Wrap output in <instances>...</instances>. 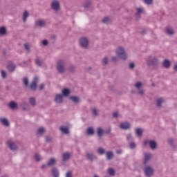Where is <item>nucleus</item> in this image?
<instances>
[{"label": "nucleus", "instance_id": "1", "mask_svg": "<svg viewBox=\"0 0 177 177\" xmlns=\"http://www.w3.org/2000/svg\"><path fill=\"white\" fill-rule=\"evenodd\" d=\"M147 64V66L157 67V66L160 64V61L158 60V57L156 56L149 55L148 56Z\"/></svg>", "mask_w": 177, "mask_h": 177}, {"label": "nucleus", "instance_id": "2", "mask_svg": "<svg viewBox=\"0 0 177 177\" xmlns=\"http://www.w3.org/2000/svg\"><path fill=\"white\" fill-rule=\"evenodd\" d=\"M64 64H66V61H64L63 59H59L57 62V70L58 73H59L60 74H63L66 71V69L64 68Z\"/></svg>", "mask_w": 177, "mask_h": 177}, {"label": "nucleus", "instance_id": "3", "mask_svg": "<svg viewBox=\"0 0 177 177\" xmlns=\"http://www.w3.org/2000/svg\"><path fill=\"white\" fill-rule=\"evenodd\" d=\"M144 174L147 177H151L154 176V169L151 166H145L144 168Z\"/></svg>", "mask_w": 177, "mask_h": 177}, {"label": "nucleus", "instance_id": "4", "mask_svg": "<svg viewBox=\"0 0 177 177\" xmlns=\"http://www.w3.org/2000/svg\"><path fill=\"white\" fill-rule=\"evenodd\" d=\"M79 42L81 48H84V49H87L88 46H89V39L88 37H81Z\"/></svg>", "mask_w": 177, "mask_h": 177}, {"label": "nucleus", "instance_id": "5", "mask_svg": "<svg viewBox=\"0 0 177 177\" xmlns=\"http://www.w3.org/2000/svg\"><path fill=\"white\" fill-rule=\"evenodd\" d=\"M118 56L122 60H125L127 59V53H125V49L122 47H119L117 51Z\"/></svg>", "mask_w": 177, "mask_h": 177}, {"label": "nucleus", "instance_id": "6", "mask_svg": "<svg viewBox=\"0 0 177 177\" xmlns=\"http://www.w3.org/2000/svg\"><path fill=\"white\" fill-rule=\"evenodd\" d=\"M51 9L55 12H59L60 10V2L57 0H53L51 3Z\"/></svg>", "mask_w": 177, "mask_h": 177}, {"label": "nucleus", "instance_id": "7", "mask_svg": "<svg viewBox=\"0 0 177 177\" xmlns=\"http://www.w3.org/2000/svg\"><path fill=\"white\" fill-rule=\"evenodd\" d=\"M7 70L9 73H13L16 70V64L13 62L10 61L7 64Z\"/></svg>", "mask_w": 177, "mask_h": 177}, {"label": "nucleus", "instance_id": "8", "mask_svg": "<svg viewBox=\"0 0 177 177\" xmlns=\"http://www.w3.org/2000/svg\"><path fill=\"white\" fill-rule=\"evenodd\" d=\"M54 101L55 102V103H57L58 104H62V103H63L64 102L63 95L62 94L55 95Z\"/></svg>", "mask_w": 177, "mask_h": 177}, {"label": "nucleus", "instance_id": "9", "mask_svg": "<svg viewBox=\"0 0 177 177\" xmlns=\"http://www.w3.org/2000/svg\"><path fill=\"white\" fill-rule=\"evenodd\" d=\"M20 107H21L23 111H28L30 110V104L26 102L25 101H22L19 104Z\"/></svg>", "mask_w": 177, "mask_h": 177}, {"label": "nucleus", "instance_id": "10", "mask_svg": "<svg viewBox=\"0 0 177 177\" xmlns=\"http://www.w3.org/2000/svg\"><path fill=\"white\" fill-rule=\"evenodd\" d=\"M86 156L87 160L91 161V162H93V160H97V156H96L93 153H86Z\"/></svg>", "mask_w": 177, "mask_h": 177}, {"label": "nucleus", "instance_id": "11", "mask_svg": "<svg viewBox=\"0 0 177 177\" xmlns=\"http://www.w3.org/2000/svg\"><path fill=\"white\" fill-rule=\"evenodd\" d=\"M165 103V100L162 97L158 98L156 100V107L158 109H162V104Z\"/></svg>", "mask_w": 177, "mask_h": 177}, {"label": "nucleus", "instance_id": "12", "mask_svg": "<svg viewBox=\"0 0 177 177\" xmlns=\"http://www.w3.org/2000/svg\"><path fill=\"white\" fill-rule=\"evenodd\" d=\"M70 158H71V155L70 154V152H65L62 154L63 162H67V161H68Z\"/></svg>", "mask_w": 177, "mask_h": 177}, {"label": "nucleus", "instance_id": "13", "mask_svg": "<svg viewBox=\"0 0 177 177\" xmlns=\"http://www.w3.org/2000/svg\"><path fill=\"white\" fill-rule=\"evenodd\" d=\"M120 129H124V130L129 129L131 128V124L128 122H124L120 124Z\"/></svg>", "mask_w": 177, "mask_h": 177}, {"label": "nucleus", "instance_id": "14", "mask_svg": "<svg viewBox=\"0 0 177 177\" xmlns=\"http://www.w3.org/2000/svg\"><path fill=\"white\" fill-rule=\"evenodd\" d=\"M51 174L53 177L60 176V172L59 171V169L57 167H53L51 169Z\"/></svg>", "mask_w": 177, "mask_h": 177}, {"label": "nucleus", "instance_id": "15", "mask_svg": "<svg viewBox=\"0 0 177 177\" xmlns=\"http://www.w3.org/2000/svg\"><path fill=\"white\" fill-rule=\"evenodd\" d=\"M57 164V161L56 160V158H51L47 162L48 167H55Z\"/></svg>", "mask_w": 177, "mask_h": 177}, {"label": "nucleus", "instance_id": "16", "mask_svg": "<svg viewBox=\"0 0 177 177\" xmlns=\"http://www.w3.org/2000/svg\"><path fill=\"white\" fill-rule=\"evenodd\" d=\"M6 35H8V30L6 29V27H0V37H5Z\"/></svg>", "mask_w": 177, "mask_h": 177}, {"label": "nucleus", "instance_id": "17", "mask_svg": "<svg viewBox=\"0 0 177 177\" xmlns=\"http://www.w3.org/2000/svg\"><path fill=\"white\" fill-rule=\"evenodd\" d=\"M62 96H64L65 97H67L70 95V93H71V91L70 88H64L62 89Z\"/></svg>", "mask_w": 177, "mask_h": 177}, {"label": "nucleus", "instance_id": "18", "mask_svg": "<svg viewBox=\"0 0 177 177\" xmlns=\"http://www.w3.org/2000/svg\"><path fill=\"white\" fill-rule=\"evenodd\" d=\"M151 159V154L150 153H147L145 155V159L143 161V165H147V162L150 161Z\"/></svg>", "mask_w": 177, "mask_h": 177}, {"label": "nucleus", "instance_id": "19", "mask_svg": "<svg viewBox=\"0 0 177 177\" xmlns=\"http://www.w3.org/2000/svg\"><path fill=\"white\" fill-rule=\"evenodd\" d=\"M165 32H166V34H167V35H174V34H175L174 29L172 28H171V26L166 27Z\"/></svg>", "mask_w": 177, "mask_h": 177}, {"label": "nucleus", "instance_id": "20", "mask_svg": "<svg viewBox=\"0 0 177 177\" xmlns=\"http://www.w3.org/2000/svg\"><path fill=\"white\" fill-rule=\"evenodd\" d=\"M104 133V131H103V129H102V127H98L97 129V134L98 138H100V139H102V138H103Z\"/></svg>", "mask_w": 177, "mask_h": 177}, {"label": "nucleus", "instance_id": "21", "mask_svg": "<svg viewBox=\"0 0 177 177\" xmlns=\"http://www.w3.org/2000/svg\"><path fill=\"white\" fill-rule=\"evenodd\" d=\"M59 129L61 132H62V133H64L65 135H68V133H70V130H68V127L67 126H61Z\"/></svg>", "mask_w": 177, "mask_h": 177}, {"label": "nucleus", "instance_id": "22", "mask_svg": "<svg viewBox=\"0 0 177 177\" xmlns=\"http://www.w3.org/2000/svg\"><path fill=\"white\" fill-rule=\"evenodd\" d=\"M8 146L12 151H16V150L19 149V147L17 145H16V144H15V142H9Z\"/></svg>", "mask_w": 177, "mask_h": 177}, {"label": "nucleus", "instance_id": "23", "mask_svg": "<svg viewBox=\"0 0 177 177\" xmlns=\"http://www.w3.org/2000/svg\"><path fill=\"white\" fill-rule=\"evenodd\" d=\"M114 158V153L113 151H109L106 152V160L110 161V160H113Z\"/></svg>", "mask_w": 177, "mask_h": 177}, {"label": "nucleus", "instance_id": "24", "mask_svg": "<svg viewBox=\"0 0 177 177\" xmlns=\"http://www.w3.org/2000/svg\"><path fill=\"white\" fill-rule=\"evenodd\" d=\"M0 121L1 122L3 125H4V127H10V122H9V120L6 118H0Z\"/></svg>", "mask_w": 177, "mask_h": 177}, {"label": "nucleus", "instance_id": "25", "mask_svg": "<svg viewBox=\"0 0 177 177\" xmlns=\"http://www.w3.org/2000/svg\"><path fill=\"white\" fill-rule=\"evenodd\" d=\"M162 66L165 68H169L171 67V61L165 59L162 62Z\"/></svg>", "mask_w": 177, "mask_h": 177}, {"label": "nucleus", "instance_id": "26", "mask_svg": "<svg viewBox=\"0 0 177 177\" xmlns=\"http://www.w3.org/2000/svg\"><path fill=\"white\" fill-rule=\"evenodd\" d=\"M86 133L89 136H92L95 135V129H93V127H88L86 130Z\"/></svg>", "mask_w": 177, "mask_h": 177}, {"label": "nucleus", "instance_id": "27", "mask_svg": "<svg viewBox=\"0 0 177 177\" xmlns=\"http://www.w3.org/2000/svg\"><path fill=\"white\" fill-rule=\"evenodd\" d=\"M136 10H137V12L136 13V20H139V19H140V15H142V12H143V8H136Z\"/></svg>", "mask_w": 177, "mask_h": 177}, {"label": "nucleus", "instance_id": "28", "mask_svg": "<svg viewBox=\"0 0 177 177\" xmlns=\"http://www.w3.org/2000/svg\"><path fill=\"white\" fill-rule=\"evenodd\" d=\"M149 146L152 150H156V149H157V142H156V140H150Z\"/></svg>", "mask_w": 177, "mask_h": 177}, {"label": "nucleus", "instance_id": "29", "mask_svg": "<svg viewBox=\"0 0 177 177\" xmlns=\"http://www.w3.org/2000/svg\"><path fill=\"white\" fill-rule=\"evenodd\" d=\"M45 24H46V22L42 20L37 21L35 22V26H37L38 27H45Z\"/></svg>", "mask_w": 177, "mask_h": 177}, {"label": "nucleus", "instance_id": "30", "mask_svg": "<svg viewBox=\"0 0 177 177\" xmlns=\"http://www.w3.org/2000/svg\"><path fill=\"white\" fill-rule=\"evenodd\" d=\"M8 106H9L10 109H11V110H15L17 107V103H16L14 101H11L9 103Z\"/></svg>", "mask_w": 177, "mask_h": 177}, {"label": "nucleus", "instance_id": "31", "mask_svg": "<svg viewBox=\"0 0 177 177\" xmlns=\"http://www.w3.org/2000/svg\"><path fill=\"white\" fill-rule=\"evenodd\" d=\"M102 23L103 24H109V23H111V19L109 17H105L102 19Z\"/></svg>", "mask_w": 177, "mask_h": 177}, {"label": "nucleus", "instance_id": "32", "mask_svg": "<svg viewBox=\"0 0 177 177\" xmlns=\"http://www.w3.org/2000/svg\"><path fill=\"white\" fill-rule=\"evenodd\" d=\"M28 16H30V12H28V11H27V10H25L23 14L24 23H26V21H27V19L28 18Z\"/></svg>", "mask_w": 177, "mask_h": 177}, {"label": "nucleus", "instance_id": "33", "mask_svg": "<svg viewBox=\"0 0 177 177\" xmlns=\"http://www.w3.org/2000/svg\"><path fill=\"white\" fill-rule=\"evenodd\" d=\"M136 133L138 138H142V135H143V129H136Z\"/></svg>", "mask_w": 177, "mask_h": 177}, {"label": "nucleus", "instance_id": "34", "mask_svg": "<svg viewBox=\"0 0 177 177\" xmlns=\"http://www.w3.org/2000/svg\"><path fill=\"white\" fill-rule=\"evenodd\" d=\"M69 99L73 102V103H80V97L77 96H71Z\"/></svg>", "mask_w": 177, "mask_h": 177}, {"label": "nucleus", "instance_id": "35", "mask_svg": "<svg viewBox=\"0 0 177 177\" xmlns=\"http://www.w3.org/2000/svg\"><path fill=\"white\" fill-rule=\"evenodd\" d=\"M35 64L38 67H42V59H40L39 57L35 59Z\"/></svg>", "mask_w": 177, "mask_h": 177}, {"label": "nucleus", "instance_id": "36", "mask_svg": "<svg viewBox=\"0 0 177 177\" xmlns=\"http://www.w3.org/2000/svg\"><path fill=\"white\" fill-rule=\"evenodd\" d=\"M37 84L35 83V82H32L31 84H30V88L31 91H37Z\"/></svg>", "mask_w": 177, "mask_h": 177}, {"label": "nucleus", "instance_id": "37", "mask_svg": "<svg viewBox=\"0 0 177 177\" xmlns=\"http://www.w3.org/2000/svg\"><path fill=\"white\" fill-rule=\"evenodd\" d=\"M22 81H23V84H24V86H26V87L28 86V82H29L28 77H24Z\"/></svg>", "mask_w": 177, "mask_h": 177}, {"label": "nucleus", "instance_id": "38", "mask_svg": "<svg viewBox=\"0 0 177 177\" xmlns=\"http://www.w3.org/2000/svg\"><path fill=\"white\" fill-rule=\"evenodd\" d=\"M29 103L31 104V106H36L37 101L35 100V97H30L29 99Z\"/></svg>", "mask_w": 177, "mask_h": 177}, {"label": "nucleus", "instance_id": "39", "mask_svg": "<svg viewBox=\"0 0 177 177\" xmlns=\"http://www.w3.org/2000/svg\"><path fill=\"white\" fill-rule=\"evenodd\" d=\"M108 174L111 176H114L115 175V170H114V169H113V168H109V169H108Z\"/></svg>", "mask_w": 177, "mask_h": 177}, {"label": "nucleus", "instance_id": "40", "mask_svg": "<svg viewBox=\"0 0 177 177\" xmlns=\"http://www.w3.org/2000/svg\"><path fill=\"white\" fill-rule=\"evenodd\" d=\"M44 133H45V128L44 127H40L38 131L37 134V135H44Z\"/></svg>", "mask_w": 177, "mask_h": 177}, {"label": "nucleus", "instance_id": "41", "mask_svg": "<svg viewBox=\"0 0 177 177\" xmlns=\"http://www.w3.org/2000/svg\"><path fill=\"white\" fill-rule=\"evenodd\" d=\"M97 153H98L100 156L104 154L105 153L104 149H103L102 147H99L97 149Z\"/></svg>", "mask_w": 177, "mask_h": 177}, {"label": "nucleus", "instance_id": "42", "mask_svg": "<svg viewBox=\"0 0 177 177\" xmlns=\"http://www.w3.org/2000/svg\"><path fill=\"white\" fill-rule=\"evenodd\" d=\"M68 71L70 73H75V66L71 65L68 67Z\"/></svg>", "mask_w": 177, "mask_h": 177}, {"label": "nucleus", "instance_id": "43", "mask_svg": "<svg viewBox=\"0 0 177 177\" xmlns=\"http://www.w3.org/2000/svg\"><path fill=\"white\" fill-rule=\"evenodd\" d=\"M35 159L36 162H39L41 161V156L38 153L35 154Z\"/></svg>", "mask_w": 177, "mask_h": 177}, {"label": "nucleus", "instance_id": "44", "mask_svg": "<svg viewBox=\"0 0 177 177\" xmlns=\"http://www.w3.org/2000/svg\"><path fill=\"white\" fill-rule=\"evenodd\" d=\"M142 86H143V84H142V82H138L137 83H136L135 84V87L137 89H140L142 88Z\"/></svg>", "mask_w": 177, "mask_h": 177}, {"label": "nucleus", "instance_id": "45", "mask_svg": "<svg viewBox=\"0 0 177 177\" xmlns=\"http://www.w3.org/2000/svg\"><path fill=\"white\" fill-rule=\"evenodd\" d=\"M129 149L133 150V149H136V144L134 142H131L129 143Z\"/></svg>", "mask_w": 177, "mask_h": 177}, {"label": "nucleus", "instance_id": "46", "mask_svg": "<svg viewBox=\"0 0 177 177\" xmlns=\"http://www.w3.org/2000/svg\"><path fill=\"white\" fill-rule=\"evenodd\" d=\"M127 140H128V142H132V140H133V137H132V134L131 133L127 134Z\"/></svg>", "mask_w": 177, "mask_h": 177}, {"label": "nucleus", "instance_id": "47", "mask_svg": "<svg viewBox=\"0 0 177 177\" xmlns=\"http://www.w3.org/2000/svg\"><path fill=\"white\" fill-rule=\"evenodd\" d=\"M146 5H153V0H143Z\"/></svg>", "mask_w": 177, "mask_h": 177}, {"label": "nucleus", "instance_id": "48", "mask_svg": "<svg viewBox=\"0 0 177 177\" xmlns=\"http://www.w3.org/2000/svg\"><path fill=\"white\" fill-rule=\"evenodd\" d=\"M102 63L103 64H105V65L109 64V59L107 58V57H105L103 58Z\"/></svg>", "mask_w": 177, "mask_h": 177}, {"label": "nucleus", "instance_id": "49", "mask_svg": "<svg viewBox=\"0 0 177 177\" xmlns=\"http://www.w3.org/2000/svg\"><path fill=\"white\" fill-rule=\"evenodd\" d=\"M104 133L105 135H110L111 133V129L109 128V129H106L105 131H104Z\"/></svg>", "mask_w": 177, "mask_h": 177}, {"label": "nucleus", "instance_id": "50", "mask_svg": "<svg viewBox=\"0 0 177 177\" xmlns=\"http://www.w3.org/2000/svg\"><path fill=\"white\" fill-rule=\"evenodd\" d=\"M46 143H52V138L50 136L46 137Z\"/></svg>", "mask_w": 177, "mask_h": 177}, {"label": "nucleus", "instance_id": "51", "mask_svg": "<svg viewBox=\"0 0 177 177\" xmlns=\"http://www.w3.org/2000/svg\"><path fill=\"white\" fill-rule=\"evenodd\" d=\"M138 90V95H140V96H143L145 95V90L140 88Z\"/></svg>", "mask_w": 177, "mask_h": 177}, {"label": "nucleus", "instance_id": "52", "mask_svg": "<svg viewBox=\"0 0 177 177\" xmlns=\"http://www.w3.org/2000/svg\"><path fill=\"white\" fill-rule=\"evenodd\" d=\"M84 8H88L91 7V3L90 2H86L84 5H83Z\"/></svg>", "mask_w": 177, "mask_h": 177}, {"label": "nucleus", "instance_id": "53", "mask_svg": "<svg viewBox=\"0 0 177 177\" xmlns=\"http://www.w3.org/2000/svg\"><path fill=\"white\" fill-rule=\"evenodd\" d=\"M168 144L170 145V146H174V139L170 138L167 140Z\"/></svg>", "mask_w": 177, "mask_h": 177}, {"label": "nucleus", "instance_id": "54", "mask_svg": "<svg viewBox=\"0 0 177 177\" xmlns=\"http://www.w3.org/2000/svg\"><path fill=\"white\" fill-rule=\"evenodd\" d=\"M1 77L2 78H6L7 75H6V72L5 71H1Z\"/></svg>", "mask_w": 177, "mask_h": 177}, {"label": "nucleus", "instance_id": "55", "mask_svg": "<svg viewBox=\"0 0 177 177\" xmlns=\"http://www.w3.org/2000/svg\"><path fill=\"white\" fill-rule=\"evenodd\" d=\"M129 68H131V69L135 68V63H134V62H131V63L129 64Z\"/></svg>", "mask_w": 177, "mask_h": 177}, {"label": "nucleus", "instance_id": "56", "mask_svg": "<svg viewBox=\"0 0 177 177\" xmlns=\"http://www.w3.org/2000/svg\"><path fill=\"white\" fill-rule=\"evenodd\" d=\"M24 47L25 48L26 50L30 51V45H28V44H25Z\"/></svg>", "mask_w": 177, "mask_h": 177}, {"label": "nucleus", "instance_id": "57", "mask_svg": "<svg viewBox=\"0 0 177 177\" xmlns=\"http://www.w3.org/2000/svg\"><path fill=\"white\" fill-rule=\"evenodd\" d=\"M48 40L44 39L42 41V45H44V46H48Z\"/></svg>", "mask_w": 177, "mask_h": 177}, {"label": "nucleus", "instance_id": "58", "mask_svg": "<svg viewBox=\"0 0 177 177\" xmlns=\"http://www.w3.org/2000/svg\"><path fill=\"white\" fill-rule=\"evenodd\" d=\"M66 177H73V172L68 171L66 174Z\"/></svg>", "mask_w": 177, "mask_h": 177}, {"label": "nucleus", "instance_id": "59", "mask_svg": "<svg viewBox=\"0 0 177 177\" xmlns=\"http://www.w3.org/2000/svg\"><path fill=\"white\" fill-rule=\"evenodd\" d=\"M39 91H44L45 89V84H40L39 87Z\"/></svg>", "mask_w": 177, "mask_h": 177}, {"label": "nucleus", "instance_id": "60", "mask_svg": "<svg viewBox=\"0 0 177 177\" xmlns=\"http://www.w3.org/2000/svg\"><path fill=\"white\" fill-rule=\"evenodd\" d=\"M93 114L94 115H95V117H97V115H99V114L97 113V111L96 110V109H94L93 110Z\"/></svg>", "mask_w": 177, "mask_h": 177}, {"label": "nucleus", "instance_id": "61", "mask_svg": "<svg viewBox=\"0 0 177 177\" xmlns=\"http://www.w3.org/2000/svg\"><path fill=\"white\" fill-rule=\"evenodd\" d=\"M48 165L44 164V165H42L41 166V169H42V170L44 171V169L48 168Z\"/></svg>", "mask_w": 177, "mask_h": 177}, {"label": "nucleus", "instance_id": "62", "mask_svg": "<svg viewBox=\"0 0 177 177\" xmlns=\"http://www.w3.org/2000/svg\"><path fill=\"white\" fill-rule=\"evenodd\" d=\"M113 118H118V112H115L113 113Z\"/></svg>", "mask_w": 177, "mask_h": 177}, {"label": "nucleus", "instance_id": "63", "mask_svg": "<svg viewBox=\"0 0 177 177\" xmlns=\"http://www.w3.org/2000/svg\"><path fill=\"white\" fill-rule=\"evenodd\" d=\"M38 80H39L38 77L35 76L34 77V81L32 82H35L36 84H38Z\"/></svg>", "mask_w": 177, "mask_h": 177}, {"label": "nucleus", "instance_id": "64", "mask_svg": "<svg viewBox=\"0 0 177 177\" xmlns=\"http://www.w3.org/2000/svg\"><path fill=\"white\" fill-rule=\"evenodd\" d=\"M146 32H147L146 30H145V29H143V30L140 32V34H141L142 35H146Z\"/></svg>", "mask_w": 177, "mask_h": 177}]
</instances>
